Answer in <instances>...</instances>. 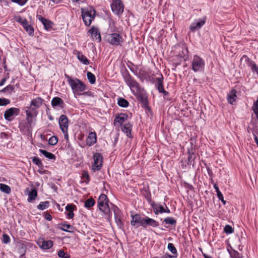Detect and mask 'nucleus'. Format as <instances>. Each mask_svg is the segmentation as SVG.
Listing matches in <instances>:
<instances>
[{"label":"nucleus","mask_w":258,"mask_h":258,"mask_svg":"<svg viewBox=\"0 0 258 258\" xmlns=\"http://www.w3.org/2000/svg\"><path fill=\"white\" fill-rule=\"evenodd\" d=\"M123 78L125 82L130 88L133 94L136 95L140 91L139 83L130 75L128 72L124 75Z\"/></svg>","instance_id":"f257e3e1"},{"label":"nucleus","mask_w":258,"mask_h":258,"mask_svg":"<svg viewBox=\"0 0 258 258\" xmlns=\"http://www.w3.org/2000/svg\"><path fill=\"white\" fill-rule=\"evenodd\" d=\"M83 20L86 26H89L95 17L96 11L94 9H81Z\"/></svg>","instance_id":"f03ea898"},{"label":"nucleus","mask_w":258,"mask_h":258,"mask_svg":"<svg viewBox=\"0 0 258 258\" xmlns=\"http://www.w3.org/2000/svg\"><path fill=\"white\" fill-rule=\"evenodd\" d=\"M205 62L203 58L194 55L191 60V69L195 72H202L205 68Z\"/></svg>","instance_id":"7ed1b4c3"},{"label":"nucleus","mask_w":258,"mask_h":258,"mask_svg":"<svg viewBox=\"0 0 258 258\" xmlns=\"http://www.w3.org/2000/svg\"><path fill=\"white\" fill-rule=\"evenodd\" d=\"M111 9L112 12L118 16L120 17L124 12V5L121 0H112L111 4Z\"/></svg>","instance_id":"20e7f679"},{"label":"nucleus","mask_w":258,"mask_h":258,"mask_svg":"<svg viewBox=\"0 0 258 258\" xmlns=\"http://www.w3.org/2000/svg\"><path fill=\"white\" fill-rule=\"evenodd\" d=\"M69 85L74 93H78L84 91L86 89V85L83 82L78 79L69 81Z\"/></svg>","instance_id":"39448f33"},{"label":"nucleus","mask_w":258,"mask_h":258,"mask_svg":"<svg viewBox=\"0 0 258 258\" xmlns=\"http://www.w3.org/2000/svg\"><path fill=\"white\" fill-rule=\"evenodd\" d=\"M119 32L110 33L108 34V42L115 46L121 45L123 40Z\"/></svg>","instance_id":"423d86ee"},{"label":"nucleus","mask_w":258,"mask_h":258,"mask_svg":"<svg viewBox=\"0 0 258 258\" xmlns=\"http://www.w3.org/2000/svg\"><path fill=\"white\" fill-rule=\"evenodd\" d=\"M145 216L140 214H136L132 215V220L131 221V224L132 226L137 228L139 226L143 227Z\"/></svg>","instance_id":"0eeeda50"},{"label":"nucleus","mask_w":258,"mask_h":258,"mask_svg":"<svg viewBox=\"0 0 258 258\" xmlns=\"http://www.w3.org/2000/svg\"><path fill=\"white\" fill-rule=\"evenodd\" d=\"M102 156L99 153H96L93 155L94 164L92 165V169L94 171L100 170L102 166Z\"/></svg>","instance_id":"6e6552de"},{"label":"nucleus","mask_w":258,"mask_h":258,"mask_svg":"<svg viewBox=\"0 0 258 258\" xmlns=\"http://www.w3.org/2000/svg\"><path fill=\"white\" fill-rule=\"evenodd\" d=\"M27 110H26V113L27 115V120L28 123L31 125L33 122V116H36L38 114L37 108L31 106L27 107Z\"/></svg>","instance_id":"1a4fd4ad"},{"label":"nucleus","mask_w":258,"mask_h":258,"mask_svg":"<svg viewBox=\"0 0 258 258\" xmlns=\"http://www.w3.org/2000/svg\"><path fill=\"white\" fill-rule=\"evenodd\" d=\"M20 110L19 108L12 107L7 109L4 113V117L6 120L8 121H12L13 119L14 116H17L20 113Z\"/></svg>","instance_id":"9d476101"},{"label":"nucleus","mask_w":258,"mask_h":258,"mask_svg":"<svg viewBox=\"0 0 258 258\" xmlns=\"http://www.w3.org/2000/svg\"><path fill=\"white\" fill-rule=\"evenodd\" d=\"M207 18L204 17L201 19L196 20L190 26L189 29L192 32L199 30L206 23Z\"/></svg>","instance_id":"9b49d317"},{"label":"nucleus","mask_w":258,"mask_h":258,"mask_svg":"<svg viewBox=\"0 0 258 258\" xmlns=\"http://www.w3.org/2000/svg\"><path fill=\"white\" fill-rule=\"evenodd\" d=\"M159 225V224L158 221L148 216L145 217V220L143 225V227L144 228L146 229L148 227L155 228L157 227Z\"/></svg>","instance_id":"f8f14e48"},{"label":"nucleus","mask_w":258,"mask_h":258,"mask_svg":"<svg viewBox=\"0 0 258 258\" xmlns=\"http://www.w3.org/2000/svg\"><path fill=\"white\" fill-rule=\"evenodd\" d=\"M58 123L62 132H64L68 130V119L66 115H61L59 118Z\"/></svg>","instance_id":"ddd939ff"},{"label":"nucleus","mask_w":258,"mask_h":258,"mask_svg":"<svg viewBox=\"0 0 258 258\" xmlns=\"http://www.w3.org/2000/svg\"><path fill=\"white\" fill-rule=\"evenodd\" d=\"M88 32L91 34V37L93 39H95L97 40L98 42L101 41V38L100 33L97 27L94 26H92Z\"/></svg>","instance_id":"4468645a"},{"label":"nucleus","mask_w":258,"mask_h":258,"mask_svg":"<svg viewBox=\"0 0 258 258\" xmlns=\"http://www.w3.org/2000/svg\"><path fill=\"white\" fill-rule=\"evenodd\" d=\"M138 100L141 103L142 107L150 110V108L148 105V100L146 96L143 94H139L137 96Z\"/></svg>","instance_id":"2eb2a0df"},{"label":"nucleus","mask_w":258,"mask_h":258,"mask_svg":"<svg viewBox=\"0 0 258 258\" xmlns=\"http://www.w3.org/2000/svg\"><path fill=\"white\" fill-rule=\"evenodd\" d=\"M97 142V135L95 132H90L86 140V144L89 147L95 144Z\"/></svg>","instance_id":"dca6fc26"},{"label":"nucleus","mask_w":258,"mask_h":258,"mask_svg":"<svg viewBox=\"0 0 258 258\" xmlns=\"http://www.w3.org/2000/svg\"><path fill=\"white\" fill-rule=\"evenodd\" d=\"M177 49H178V56L183 58L184 60H186L188 58V51L187 48L185 46L183 45L181 46H178Z\"/></svg>","instance_id":"f3484780"},{"label":"nucleus","mask_w":258,"mask_h":258,"mask_svg":"<svg viewBox=\"0 0 258 258\" xmlns=\"http://www.w3.org/2000/svg\"><path fill=\"white\" fill-rule=\"evenodd\" d=\"M66 210L68 212L66 214L67 216L69 219H72L74 217V211L76 210V206L73 204H69L66 207Z\"/></svg>","instance_id":"a211bd4d"},{"label":"nucleus","mask_w":258,"mask_h":258,"mask_svg":"<svg viewBox=\"0 0 258 258\" xmlns=\"http://www.w3.org/2000/svg\"><path fill=\"white\" fill-rule=\"evenodd\" d=\"M39 246L43 249H48L53 245V242L51 240H45L42 239L38 242Z\"/></svg>","instance_id":"6ab92c4d"},{"label":"nucleus","mask_w":258,"mask_h":258,"mask_svg":"<svg viewBox=\"0 0 258 258\" xmlns=\"http://www.w3.org/2000/svg\"><path fill=\"white\" fill-rule=\"evenodd\" d=\"M108 30L110 33L119 32L118 28L116 26L115 21L111 18H109L108 20Z\"/></svg>","instance_id":"aec40b11"},{"label":"nucleus","mask_w":258,"mask_h":258,"mask_svg":"<svg viewBox=\"0 0 258 258\" xmlns=\"http://www.w3.org/2000/svg\"><path fill=\"white\" fill-rule=\"evenodd\" d=\"M59 229L62 231L72 233L74 232L75 228L71 225L67 224L66 222L59 224Z\"/></svg>","instance_id":"412c9836"},{"label":"nucleus","mask_w":258,"mask_h":258,"mask_svg":"<svg viewBox=\"0 0 258 258\" xmlns=\"http://www.w3.org/2000/svg\"><path fill=\"white\" fill-rule=\"evenodd\" d=\"M17 248L18 252L20 254V257L23 258L26 252V245L24 243L19 242L17 245Z\"/></svg>","instance_id":"4be33fe9"},{"label":"nucleus","mask_w":258,"mask_h":258,"mask_svg":"<svg viewBox=\"0 0 258 258\" xmlns=\"http://www.w3.org/2000/svg\"><path fill=\"white\" fill-rule=\"evenodd\" d=\"M127 118L128 115L126 113H120L115 116L114 123H118L121 125Z\"/></svg>","instance_id":"5701e85b"},{"label":"nucleus","mask_w":258,"mask_h":258,"mask_svg":"<svg viewBox=\"0 0 258 258\" xmlns=\"http://www.w3.org/2000/svg\"><path fill=\"white\" fill-rule=\"evenodd\" d=\"M51 105L53 107L57 106L60 107L61 108L63 107L64 102L62 99L58 97L53 98L51 100Z\"/></svg>","instance_id":"b1692460"},{"label":"nucleus","mask_w":258,"mask_h":258,"mask_svg":"<svg viewBox=\"0 0 258 258\" xmlns=\"http://www.w3.org/2000/svg\"><path fill=\"white\" fill-rule=\"evenodd\" d=\"M132 125L130 123H125L122 127V131L125 133L126 136L130 138H133V136L132 135Z\"/></svg>","instance_id":"393cba45"},{"label":"nucleus","mask_w":258,"mask_h":258,"mask_svg":"<svg viewBox=\"0 0 258 258\" xmlns=\"http://www.w3.org/2000/svg\"><path fill=\"white\" fill-rule=\"evenodd\" d=\"M163 79L164 78L162 74H160V77H157L156 78V83L155 84V86L159 92L164 89Z\"/></svg>","instance_id":"a878e982"},{"label":"nucleus","mask_w":258,"mask_h":258,"mask_svg":"<svg viewBox=\"0 0 258 258\" xmlns=\"http://www.w3.org/2000/svg\"><path fill=\"white\" fill-rule=\"evenodd\" d=\"M25 31L30 35H33L34 29L33 27L30 24L26 19H24V22H23V26Z\"/></svg>","instance_id":"bb28decb"},{"label":"nucleus","mask_w":258,"mask_h":258,"mask_svg":"<svg viewBox=\"0 0 258 258\" xmlns=\"http://www.w3.org/2000/svg\"><path fill=\"white\" fill-rule=\"evenodd\" d=\"M237 91L233 89L227 95V101L229 103L233 104V102L236 100Z\"/></svg>","instance_id":"cd10ccee"},{"label":"nucleus","mask_w":258,"mask_h":258,"mask_svg":"<svg viewBox=\"0 0 258 258\" xmlns=\"http://www.w3.org/2000/svg\"><path fill=\"white\" fill-rule=\"evenodd\" d=\"M109 203V199L105 194H101L98 200L97 207H102L104 205Z\"/></svg>","instance_id":"c85d7f7f"},{"label":"nucleus","mask_w":258,"mask_h":258,"mask_svg":"<svg viewBox=\"0 0 258 258\" xmlns=\"http://www.w3.org/2000/svg\"><path fill=\"white\" fill-rule=\"evenodd\" d=\"M44 100L40 97L34 98L31 101L30 105L38 109L42 104Z\"/></svg>","instance_id":"c756f323"},{"label":"nucleus","mask_w":258,"mask_h":258,"mask_svg":"<svg viewBox=\"0 0 258 258\" xmlns=\"http://www.w3.org/2000/svg\"><path fill=\"white\" fill-rule=\"evenodd\" d=\"M188 164L190 165H192V166L194 167L195 165V160L196 156L195 153L193 152V149L192 148L191 151L188 150Z\"/></svg>","instance_id":"7c9ffc66"},{"label":"nucleus","mask_w":258,"mask_h":258,"mask_svg":"<svg viewBox=\"0 0 258 258\" xmlns=\"http://www.w3.org/2000/svg\"><path fill=\"white\" fill-rule=\"evenodd\" d=\"M76 54L78 59L82 63L85 65H88L89 64V60L82 52L78 51Z\"/></svg>","instance_id":"2f4dec72"},{"label":"nucleus","mask_w":258,"mask_h":258,"mask_svg":"<svg viewBox=\"0 0 258 258\" xmlns=\"http://www.w3.org/2000/svg\"><path fill=\"white\" fill-rule=\"evenodd\" d=\"M37 196V191L35 188L31 189V191L28 194V201L29 202H32L34 201Z\"/></svg>","instance_id":"473e14b6"},{"label":"nucleus","mask_w":258,"mask_h":258,"mask_svg":"<svg viewBox=\"0 0 258 258\" xmlns=\"http://www.w3.org/2000/svg\"><path fill=\"white\" fill-rule=\"evenodd\" d=\"M39 151L41 154H42L46 158H47L49 159L53 160H55L56 159L55 156L53 154H52L50 152H49L46 150H42V149H39Z\"/></svg>","instance_id":"72a5a7b5"},{"label":"nucleus","mask_w":258,"mask_h":258,"mask_svg":"<svg viewBox=\"0 0 258 258\" xmlns=\"http://www.w3.org/2000/svg\"><path fill=\"white\" fill-rule=\"evenodd\" d=\"M214 188L215 189L216 191L217 192V196L218 199L222 202L223 205H225L226 203V201L224 200V198L223 195L221 192L218 187V185L216 183H215L213 185Z\"/></svg>","instance_id":"f704fd0d"},{"label":"nucleus","mask_w":258,"mask_h":258,"mask_svg":"<svg viewBox=\"0 0 258 258\" xmlns=\"http://www.w3.org/2000/svg\"><path fill=\"white\" fill-rule=\"evenodd\" d=\"M15 92V86L12 85H9L5 88L0 91L1 93H7L11 94L12 92Z\"/></svg>","instance_id":"c9c22d12"},{"label":"nucleus","mask_w":258,"mask_h":258,"mask_svg":"<svg viewBox=\"0 0 258 258\" xmlns=\"http://www.w3.org/2000/svg\"><path fill=\"white\" fill-rule=\"evenodd\" d=\"M117 104L121 107L126 108L129 106L128 101L122 97H119L117 99Z\"/></svg>","instance_id":"e433bc0d"},{"label":"nucleus","mask_w":258,"mask_h":258,"mask_svg":"<svg viewBox=\"0 0 258 258\" xmlns=\"http://www.w3.org/2000/svg\"><path fill=\"white\" fill-rule=\"evenodd\" d=\"M99 210L103 212L104 214L110 216L111 214V211L108 205V203L104 205L102 207H98Z\"/></svg>","instance_id":"4c0bfd02"},{"label":"nucleus","mask_w":258,"mask_h":258,"mask_svg":"<svg viewBox=\"0 0 258 258\" xmlns=\"http://www.w3.org/2000/svg\"><path fill=\"white\" fill-rule=\"evenodd\" d=\"M227 251L232 258H242V255L235 250L232 249V250H230L227 248Z\"/></svg>","instance_id":"58836bf2"},{"label":"nucleus","mask_w":258,"mask_h":258,"mask_svg":"<svg viewBox=\"0 0 258 258\" xmlns=\"http://www.w3.org/2000/svg\"><path fill=\"white\" fill-rule=\"evenodd\" d=\"M163 222L166 224H170L175 226L176 224V220L173 217H168L164 219Z\"/></svg>","instance_id":"ea45409f"},{"label":"nucleus","mask_w":258,"mask_h":258,"mask_svg":"<svg viewBox=\"0 0 258 258\" xmlns=\"http://www.w3.org/2000/svg\"><path fill=\"white\" fill-rule=\"evenodd\" d=\"M95 204V201L93 198L87 199L84 204V206L86 208H90L92 207Z\"/></svg>","instance_id":"a19ab883"},{"label":"nucleus","mask_w":258,"mask_h":258,"mask_svg":"<svg viewBox=\"0 0 258 258\" xmlns=\"http://www.w3.org/2000/svg\"><path fill=\"white\" fill-rule=\"evenodd\" d=\"M0 190L6 194H10L11 191V187L4 183H0Z\"/></svg>","instance_id":"79ce46f5"},{"label":"nucleus","mask_w":258,"mask_h":258,"mask_svg":"<svg viewBox=\"0 0 258 258\" xmlns=\"http://www.w3.org/2000/svg\"><path fill=\"white\" fill-rule=\"evenodd\" d=\"M115 220L118 227L120 229H122L124 227V223L121 220L120 216L116 215V214H115Z\"/></svg>","instance_id":"37998d69"},{"label":"nucleus","mask_w":258,"mask_h":258,"mask_svg":"<svg viewBox=\"0 0 258 258\" xmlns=\"http://www.w3.org/2000/svg\"><path fill=\"white\" fill-rule=\"evenodd\" d=\"M87 78L91 84H94L96 82V77L91 72H88L87 74Z\"/></svg>","instance_id":"c03bdc74"},{"label":"nucleus","mask_w":258,"mask_h":258,"mask_svg":"<svg viewBox=\"0 0 258 258\" xmlns=\"http://www.w3.org/2000/svg\"><path fill=\"white\" fill-rule=\"evenodd\" d=\"M49 206V202L48 201L42 202L37 206V208L40 210H43L47 208Z\"/></svg>","instance_id":"a18cd8bd"},{"label":"nucleus","mask_w":258,"mask_h":258,"mask_svg":"<svg viewBox=\"0 0 258 258\" xmlns=\"http://www.w3.org/2000/svg\"><path fill=\"white\" fill-rule=\"evenodd\" d=\"M31 159L33 163L37 165L38 167H41L42 168V167H43V164L38 157H32Z\"/></svg>","instance_id":"49530a36"},{"label":"nucleus","mask_w":258,"mask_h":258,"mask_svg":"<svg viewBox=\"0 0 258 258\" xmlns=\"http://www.w3.org/2000/svg\"><path fill=\"white\" fill-rule=\"evenodd\" d=\"M58 142V138L56 136H52L48 140V144L50 145H55Z\"/></svg>","instance_id":"de8ad7c7"},{"label":"nucleus","mask_w":258,"mask_h":258,"mask_svg":"<svg viewBox=\"0 0 258 258\" xmlns=\"http://www.w3.org/2000/svg\"><path fill=\"white\" fill-rule=\"evenodd\" d=\"M252 109L258 119V97L256 101L254 102Z\"/></svg>","instance_id":"09e8293b"},{"label":"nucleus","mask_w":258,"mask_h":258,"mask_svg":"<svg viewBox=\"0 0 258 258\" xmlns=\"http://www.w3.org/2000/svg\"><path fill=\"white\" fill-rule=\"evenodd\" d=\"M167 248L172 253L175 254H177V250L173 243H168Z\"/></svg>","instance_id":"8fccbe9b"},{"label":"nucleus","mask_w":258,"mask_h":258,"mask_svg":"<svg viewBox=\"0 0 258 258\" xmlns=\"http://www.w3.org/2000/svg\"><path fill=\"white\" fill-rule=\"evenodd\" d=\"M224 232L228 234L232 233L234 232V229L229 225H226L224 228Z\"/></svg>","instance_id":"3c124183"},{"label":"nucleus","mask_w":258,"mask_h":258,"mask_svg":"<svg viewBox=\"0 0 258 258\" xmlns=\"http://www.w3.org/2000/svg\"><path fill=\"white\" fill-rule=\"evenodd\" d=\"M10 237L8 234L6 233L3 234L2 242L4 243L8 244L10 242Z\"/></svg>","instance_id":"603ef678"},{"label":"nucleus","mask_w":258,"mask_h":258,"mask_svg":"<svg viewBox=\"0 0 258 258\" xmlns=\"http://www.w3.org/2000/svg\"><path fill=\"white\" fill-rule=\"evenodd\" d=\"M10 103V100L5 98H0V106H6Z\"/></svg>","instance_id":"864d4df0"},{"label":"nucleus","mask_w":258,"mask_h":258,"mask_svg":"<svg viewBox=\"0 0 258 258\" xmlns=\"http://www.w3.org/2000/svg\"><path fill=\"white\" fill-rule=\"evenodd\" d=\"M28 0H11L13 3L17 4L20 6L25 5Z\"/></svg>","instance_id":"5fc2aeb1"},{"label":"nucleus","mask_w":258,"mask_h":258,"mask_svg":"<svg viewBox=\"0 0 258 258\" xmlns=\"http://www.w3.org/2000/svg\"><path fill=\"white\" fill-rule=\"evenodd\" d=\"M43 26L46 30H49L52 28V22L47 19V21L44 23Z\"/></svg>","instance_id":"6e6d98bb"},{"label":"nucleus","mask_w":258,"mask_h":258,"mask_svg":"<svg viewBox=\"0 0 258 258\" xmlns=\"http://www.w3.org/2000/svg\"><path fill=\"white\" fill-rule=\"evenodd\" d=\"M58 256L60 258H70V256L66 255V253L62 250H59L58 252Z\"/></svg>","instance_id":"4d7b16f0"},{"label":"nucleus","mask_w":258,"mask_h":258,"mask_svg":"<svg viewBox=\"0 0 258 258\" xmlns=\"http://www.w3.org/2000/svg\"><path fill=\"white\" fill-rule=\"evenodd\" d=\"M36 18L38 19L43 25L45 22L47 21V19L43 18L41 15L37 14Z\"/></svg>","instance_id":"13d9d810"},{"label":"nucleus","mask_w":258,"mask_h":258,"mask_svg":"<svg viewBox=\"0 0 258 258\" xmlns=\"http://www.w3.org/2000/svg\"><path fill=\"white\" fill-rule=\"evenodd\" d=\"M43 167L44 166L42 167V168L41 167H39V169L37 170V172L40 174H48L50 173L48 170L43 169Z\"/></svg>","instance_id":"bf43d9fd"},{"label":"nucleus","mask_w":258,"mask_h":258,"mask_svg":"<svg viewBox=\"0 0 258 258\" xmlns=\"http://www.w3.org/2000/svg\"><path fill=\"white\" fill-rule=\"evenodd\" d=\"M83 176L87 179L86 183H88L90 181V177L87 171H84L83 173Z\"/></svg>","instance_id":"052dcab7"},{"label":"nucleus","mask_w":258,"mask_h":258,"mask_svg":"<svg viewBox=\"0 0 258 258\" xmlns=\"http://www.w3.org/2000/svg\"><path fill=\"white\" fill-rule=\"evenodd\" d=\"M252 134L254 136V139L255 142L256 144L257 147H258V137H257L258 133L256 132L255 131H254L252 132Z\"/></svg>","instance_id":"680f3d73"},{"label":"nucleus","mask_w":258,"mask_h":258,"mask_svg":"<svg viewBox=\"0 0 258 258\" xmlns=\"http://www.w3.org/2000/svg\"><path fill=\"white\" fill-rule=\"evenodd\" d=\"M160 93H162L165 99H168L167 96L169 95V93L164 90V88L159 92Z\"/></svg>","instance_id":"e2e57ef3"},{"label":"nucleus","mask_w":258,"mask_h":258,"mask_svg":"<svg viewBox=\"0 0 258 258\" xmlns=\"http://www.w3.org/2000/svg\"><path fill=\"white\" fill-rule=\"evenodd\" d=\"M44 217L48 221H51L52 219L51 215L47 213H44Z\"/></svg>","instance_id":"0e129e2a"},{"label":"nucleus","mask_w":258,"mask_h":258,"mask_svg":"<svg viewBox=\"0 0 258 258\" xmlns=\"http://www.w3.org/2000/svg\"><path fill=\"white\" fill-rule=\"evenodd\" d=\"M156 206L159 210V213H164V208L163 206L160 205H156Z\"/></svg>","instance_id":"69168bd1"},{"label":"nucleus","mask_w":258,"mask_h":258,"mask_svg":"<svg viewBox=\"0 0 258 258\" xmlns=\"http://www.w3.org/2000/svg\"><path fill=\"white\" fill-rule=\"evenodd\" d=\"M128 68L130 69V70H131V71H132L135 75H138V73H137V67H136L135 68H132V67H130V66H128Z\"/></svg>","instance_id":"338daca9"},{"label":"nucleus","mask_w":258,"mask_h":258,"mask_svg":"<svg viewBox=\"0 0 258 258\" xmlns=\"http://www.w3.org/2000/svg\"><path fill=\"white\" fill-rule=\"evenodd\" d=\"M16 20L17 22L20 23L23 26V22H24V19H23L21 16H19Z\"/></svg>","instance_id":"774afa93"}]
</instances>
